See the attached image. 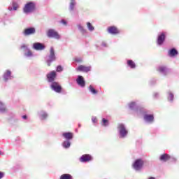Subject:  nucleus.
Wrapping results in <instances>:
<instances>
[{
  "label": "nucleus",
  "mask_w": 179,
  "mask_h": 179,
  "mask_svg": "<svg viewBox=\"0 0 179 179\" xmlns=\"http://www.w3.org/2000/svg\"><path fill=\"white\" fill-rule=\"evenodd\" d=\"M35 10L36 4H34L33 2L27 3L23 8L24 13H31V12H34Z\"/></svg>",
  "instance_id": "obj_1"
},
{
  "label": "nucleus",
  "mask_w": 179,
  "mask_h": 179,
  "mask_svg": "<svg viewBox=\"0 0 179 179\" xmlns=\"http://www.w3.org/2000/svg\"><path fill=\"white\" fill-rule=\"evenodd\" d=\"M143 164H145V162L142 159H138L134 162L132 166L134 170L139 171L143 167Z\"/></svg>",
  "instance_id": "obj_2"
},
{
  "label": "nucleus",
  "mask_w": 179,
  "mask_h": 179,
  "mask_svg": "<svg viewBox=\"0 0 179 179\" xmlns=\"http://www.w3.org/2000/svg\"><path fill=\"white\" fill-rule=\"evenodd\" d=\"M47 36L50 38H56V40H59L61 38L59 34L55 29H49L47 32Z\"/></svg>",
  "instance_id": "obj_3"
},
{
  "label": "nucleus",
  "mask_w": 179,
  "mask_h": 179,
  "mask_svg": "<svg viewBox=\"0 0 179 179\" xmlns=\"http://www.w3.org/2000/svg\"><path fill=\"white\" fill-rule=\"evenodd\" d=\"M56 59L57 57H55V51H54V48H50L49 59L47 61L48 66H50L51 63Z\"/></svg>",
  "instance_id": "obj_4"
},
{
  "label": "nucleus",
  "mask_w": 179,
  "mask_h": 179,
  "mask_svg": "<svg viewBox=\"0 0 179 179\" xmlns=\"http://www.w3.org/2000/svg\"><path fill=\"white\" fill-rule=\"evenodd\" d=\"M117 128L119 129L121 138H125V136L128 135V130H127L125 126L123 124H118Z\"/></svg>",
  "instance_id": "obj_5"
},
{
  "label": "nucleus",
  "mask_w": 179,
  "mask_h": 179,
  "mask_svg": "<svg viewBox=\"0 0 179 179\" xmlns=\"http://www.w3.org/2000/svg\"><path fill=\"white\" fill-rule=\"evenodd\" d=\"M51 89L55 91L56 93H61V92L62 91V87H61V85H59V84L57 82H53L52 83Z\"/></svg>",
  "instance_id": "obj_6"
},
{
  "label": "nucleus",
  "mask_w": 179,
  "mask_h": 179,
  "mask_svg": "<svg viewBox=\"0 0 179 179\" xmlns=\"http://www.w3.org/2000/svg\"><path fill=\"white\" fill-rule=\"evenodd\" d=\"M92 159L93 158L92 157V155L86 154L80 157V162H81V163H86L87 162L92 161Z\"/></svg>",
  "instance_id": "obj_7"
},
{
  "label": "nucleus",
  "mask_w": 179,
  "mask_h": 179,
  "mask_svg": "<svg viewBox=\"0 0 179 179\" xmlns=\"http://www.w3.org/2000/svg\"><path fill=\"white\" fill-rule=\"evenodd\" d=\"M108 33L113 35L120 34V29L117 27L111 26L108 27Z\"/></svg>",
  "instance_id": "obj_8"
},
{
  "label": "nucleus",
  "mask_w": 179,
  "mask_h": 179,
  "mask_svg": "<svg viewBox=\"0 0 179 179\" xmlns=\"http://www.w3.org/2000/svg\"><path fill=\"white\" fill-rule=\"evenodd\" d=\"M35 33L36 29L34 27L27 28L23 31L24 36H31V34H34Z\"/></svg>",
  "instance_id": "obj_9"
},
{
  "label": "nucleus",
  "mask_w": 179,
  "mask_h": 179,
  "mask_svg": "<svg viewBox=\"0 0 179 179\" xmlns=\"http://www.w3.org/2000/svg\"><path fill=\"white\" fill-rule=\"evenodd\" d=\"M46 76L48 82H54L55 80V78H57V73L55 71H52L48 73Z\"/></svg>",
  "instance_id": "obj_10"
},
{
  "label": "nucleus",
  "mask_w": 179,
  "mask_h": 179,
  "mask_svg": "<svg viewBox=\"0 0 179 179\" xmlns=\"http://www.w3.org/2000/svg\"><path fill=\"white\" fill-rule=\"evenodd\" d=\"M33 48L36 51H43L45 48V45L43 43H35L33 44Z\"/></svg>",
  "instance_id": "obj_11"
},
{
  "label": "nucleus",
  "mask_w": 179,
  "mask_h": 179,
  "mask_svg": "<svg viewBox=\"0 0 179 179\" xmlns=\"http://www.w3.org/2000/svg\"><path fill=\"white\" fill-rule=\"evenodd\" d=\"M76 82L79 86L81 87H85L86 85V83L85 82V79L82 76H78V78L76 79Z\"/></svg>",
  "instance_id": "obj_12"
},
{
  "label": "nucleus",
  "mask_w": 179,
  "mask_h": 179,
  "mask_svg": "<svg viewBox=\"0 0 179 179\" xmlns=\"http://www.w3.org/2000/svg\"><path fill=\"white\" fill-rule=\"evenodd\" d=\"M165 40H166V34H164V33H162L159 36H158L157 44L159 45H162V44L164 43Z\"/></svg>",
  "instance_id": "obj_13"
},
{
  "label": "nucleus",
  "mask_w": 179,
  "mask_h": 179,
  "mask_svg": "<svg viewBox=\"0 0 179 179\" xmlns=\"http://www.w3.org/2000/svg\"><path fill=\"white\" fill-rule=\"evenodd\" d=\"M91 69L90 66H85L83 65H80L77 69V71H79L80 72H89Z\"/></svg>",
  "instance_id": "obj_14"
},
{
  "label": "nucleus",
  "mask_w": 179,
  "mask_h": 179,
  "mask_svg": "<svg viewBox=\"0 0 179 179\" xmlns=\"http://www.w3.org/2000/svg\"><path fill=\"white\" fill-rule=\"evenodd\" d=\"M171 157L169 155V154H163L161 155L159 160L162 162H168V160H170Z\"/></svg>",
  "instance_id": "obj_15"
},
{
  "label": "nucleus",
  "mask_w": 179,
  "mask_h": 179,
  "mask_svg": "<svg viewBox=\"0 0 179 179\" xmlns=\"http://www.w3.org/2000/svg\"><path fill=\"white\" fill-rule=\"evenodd\" d=\"M168 55L169 57H176V55H178V51L176 48H172L169 51Z\"/></svg>",
  "instance_id": "obj_16"
},
{
  "label": "nucleus",
  "mask_w": 179,
  "mask_h": 179,
  "mask_svg": "<svg viewBox=\"0 0 179 179\" xmlns=\"http://www.w3.org/2000/svg\"><path fill=\"white\" fill-rule=\"evenodd\" d=\"M63 136L65 138V139H67L68 141H70L73 138V134L71 132H66L63 134Z\"/></svg>",
  "instance_id": "obj_17"
},
{
  "label": "nucleus",
  "mask_w": 179,
  "mask_h": 179,
  "mask_svg": "<svg viewBox=\"0 0 179 179\" xmlns=\"http://www.w3.org/2000/svg\"><path fill=\"white\" fill-rule=\"evenodd\" d=\"M144 120H145V121H148V122H153L155 117L153 115H145Z\"/></svg>",
  "instance_id": "obj_18"
},
{
  "label": "nucleus",
  "mask_w": 179,
  "mask_h": 179,
  "mask_svg": "<svg viewBox=\"0 0 179 179\" xmlns=\"http://www.w3.org/2000/svg\"><path fill=\"white\" fill-rule=\"evenodd\" d=\"M127 65L128 66L131 68V69H135V68H136V65L135 64V62L132 60H127Z\"/></svg>",
  "instance_id": "obj_19"
},
{
  "label": "nucleus",
  "mask_w": 179,
  "mask_h": 179,
  "mask_svg": "<svg viewBox=\"0 0 179 179\" xmlns=\"http://www.w3.org/2000/svg\"><path fill=\"white\" fill-rule=\"evenodd\" d=\"M60 179H73L71 174L64 173L60 176Z\"/></svg>",
  "instance_id": "obj_20"
},
{
  "label": "nucleus",
  "mask_w": 179,
  "mask_h": 179,
  "mask_svg": "<svg viewBox=\"0 0 179 179\" xmlns=\"http://www.w3.org/2000/svg\"><path fill=\"white\" fill-rule=\"evenodd\" d=\"M10 73H11L10 71L7 70V71L3 75L4 80H8V79H9V78H10Z\"/></svg>",
  "instance_id": "obj_21"
},
{
  "label": "nucleus",
  "mask_w": 179,
  "mask_h": 179,
  "mask_svg": "<svg viewBox=\"0 0 179 179\" xmlns=\"http://www.w3.org/2000/svg\"><path fill=\"white\" fill-rule=\"evenodd\" d=\"M89 90L92 94H97V93H99L97 90H96V89H94V87H93L92 85H90Z\"/></svg>",
  "instance_id": "obj_22"
},
{
  "label": "nucleus",
  "mask_w": 179,
  "mask_h": 179,
  "mask_svg": "<svg viewBox=\"0 0 179 179\" xmlns=\"http://www.w3.org/2000/svg\"><path fill=\"white\" fill-rule=\"evenodd\" d=\"M0 111L1 113H5V111H6V108L5 107V105L2 103V102H0Z\"/></svg>",
  "instance_id": "obj_23"
},
{
  "label": "nucleus",
  "mask_w": 179,
  "mask_h": 179,
  "mask_svg": "<svg viewBox=\"0 0 179 179\" xmlns=\"http://www.w3.org/2000/svg\"><path fill=\"white\" fill-rule=\"evenodd\" d=\"M87 26L90 31H93V30H94V27H93V25H92V23L87 22Z\"/></svg>",
  "instance_id": "obj_24"
},
{
  "label": "nucleus",
  "mask_w": 179,
  "mask_h": 179,
  "mask_svg": "<svg viewBox=\"0 0 179 179\" xmlns=\"http://www.w3.org/2000/svg\"><path fill=\"white\" fill-rule=\"evenodd\" d=\"M63 146L66 148L68 149V148H69L71 146V142L69 141H64L63 143Z\"/></svg>",
  "instance_id": "obj_25"
},
{
  "label": "nucleus",
  "mask_w": 179,
  "mask_h": 179,
  "mask_svg": "<svg viewBox=\"0 0 179 179\" xmlns=\"http://www.w3.org/2000/svg\"><path fill=\"white\" fill-rule=\"evenodd\" d=\"M102 125L103 127H107V125H108V120H107L105 118H103L102 119Z\"/></svg>",
  "instance_id": "obj_26"
},
{
  "label": "nucleus",
  "mask_w": 179,
  "mask_h": 179,
  "mask_svg": "<svg viewBox=\"0 0 179 179\" xmlns=\"http://www.w3.org/2000/svg\"><path fill=\"white\" fill-rule=\"evenodd\" d=\"M166 67L165 66H159L158 69L159 72H166Z\"/></svg>",
  "instance_id": "obj_27"
},
{
  "label": "nucleus",
  "mask_w": 179,
  "mask_h": 179,
  "mask_svg": "<svg viewBox=\"0 0 179 179\" xmlns=\"http://www.w3.org/2000/svg\"><path fill=\"white\" fill-rule=\"evenodd\" d=\"M27 52L25 53V56L26 57H31V55H33V53L31 52V50L27 49Z\"/></svg>",
  "instance_id": "obj_28"
},
{
  "label": "nucleus",
  "mask_w": 179,
  "mask_h": 179,
  "mask_svg": "<svg viewBox=\"0 0 179 179\" xmlns=\"http://www.w3.org/2000/svg\"><path fill=\"white\" fill-rule=\"evenodd\" d=\"M168 99L170 101H173L174 99V94H173L172 93H169Z\"/></svg>",
  "instance_id": "obj_29"
},
{
  "label": "nucleus",
  "mask_w": 179,
  "mask_h": 179,
  "mask_svg": "<svg viewBox=\"0 0 179 179\" xmlns=\"http://www.w3.org/2000/svg\"><path fill=\"white\" fill-rule=\"evenodd\" d=\"M41 117L42 120H45L48 117V115L46 113H43Z\"/></svg>",
  "instance_id": "obj_30"
},
{
  "label": "nucleus",
  "mask_w": 179,
  "mask_h": 179,
  "mask_svg": "<svg viewBox=\"0 0 179 179\" xmlns=\"http://www.w3.org/2000/svg\"><path fill=\"white\" fill-rule=\"evenodd\" d=\"M19 6L16 3H13V10H17Z\"/></svg>",
  "instance_id": "obj_31"
},
{
  "label": "nucleus",
  "mask_w": 179,
  "mask_h": 179,
  "mask_svg": "<svg viewBox=\"0 0 179 179\" xmlns=\"http://www.w3.org/2000/svg\"><path fill=\"white\" fill-rule=\"evenodd\" d=\"M56 71L57 72H62V71H64V68L62 67V66H57Z\"/></svg>",
  "instance_id": "obj_32"
},
{
  "label": "nucleus",
  "mask_w": 179,
  "mask_h": 179,
  "mask_svg": "<svg viewBox=\"0 0 179 179\" xmlns=\"http://www.w3.org/2000/svg\"><path fill=\"white\" fill-rule=\"evenodd\" d=\"M74 8H75V2L73 1V2H71L70 3V9H71V10H73Z\"/></svg>",
  "instance_id": "obj_33"
},
{
  "label": "nucleus",
  "mask_w": 179,
  "mask_h": 179,
  "mask_svg": "<svg viewBox=\"0 0 179 179\" xmlns=\"http://www.w3.org/2000/svg\"><path fill=\"white\" fill-rule=\"evenodd\" d=\"M135 106H136V103L135 102H131L129 103V107L131 108H134V107H135Z\"/></svg>",
  "instance_id": "obj_34"
},
{
  "label": "nucleus",
  "mask_w": 179,
  "mask_h": 179,
  "mask_svg": "<svg viewBox=\"0 0 179 179\" xmlns=\"http://www.w3.org/2000/svg\"><path fill=\"white\" fill-rule=\"evenodd\" d=\"M78 29H79L80 30H81L82 31H86V30H85V29H83V27H82V26H80V25H78Z\"/></svg>",
  "instance_id": "obj_35"
},
{
  "label": "nucleus",
  "mask_w": 179,
  "mask_h": 179,
  "mask_svg": "<svg viewBox=\"0 0 179 179\" xmlns=\"http://www.w3.org/2000/svg\"><path fill=\"white\" fill-rule=\"evenodd\" d=\"M3 176H5V173L3 172H0V179L3 178Z\"/></svg>",
  "instance_id": "obj_36"
},
{
  "label": "nucleus",
  "mask_w": 179,
  "mask_h": 179,
  "mask_svg": "<svg viewBox=\"0 0 179 179\" xmlns=\"http://www.w3.org/2000/svg\"><path fill=\"white\" fill-rule=\"evenodd\" d=\"M61 23H62L64 25H66V21H65V20H62Z\"/></svg>",
  "instance_id": "obj_37"
},
{
  "label": "nucleus",
  "mask_w": 179,
  "mask_h": 179,
  "mask_svg": "<svg viewBox=\"0 0 179 179\" xmlns=\"http://www.w3.org/2000/svg\"><path fill=\"white\" fill-rule=\"evenodd\" d=\"M21 48L23 49V48H26L27 50V46H26V45H22L21 46Z\"/></svg>",
  "instance_id": "obj_38"
},
{
  "label": "nucleus",
  "mask_w": 179,
  "mask_h": 179,
  "mask_svg": "<svg viewBox=\"0 0 179 179\" xmlns=\"http://www.w3.org/2000/svg\"><path fill=\"white\" fill-rule=\"evenodd\" d=\"M92 121H93V122H97V119L96 118H94V119H92Z\"/></svg>",
  "instance_id": "obj_39"
},
{
  "label": "nucleus",
  "mask_w": 179,
  "mask_h": 179,
  "mask_svg": "<svg viewBox=\"0 0 179 179\" xmlns=\"http://www.w3.org/2000/svg\"><path fill=\"white\" fill-rule=\"evenodd\" d=\"M22 118H23L24 120H27V115H23V116H22Z\"/></svg>",
  "instance_id": "obj_40"
},
{
  "label": "nucleus",
  "mask_w": 179,
  "mask_h": 179,
  "mask_svg": "<svg viewBox=\"0 0 179 179\" xmlns=\"http://www.w3.org/2000/svg\"><path fill=\"white\" fill-rule=\"evenodd\" d=\"M149 179H156L155 177H150Z\"/></svg>",
  "instance_id": "obj_41"
},
{
  "label": "nucleus",
  "mask_w": 179,
  "mask_h": 179,
  "mask_svg": "<svg viewBox=\"0 0 179 179\" xmlns=\"http://www.w3.org/2000/svg\"><path fill=\"white\" fill-rule=\"evenodd\" d=\"M0 155H1V151H0Z\"/></svg>",
  "instance_id": "obj_42"
}]
</instances>
